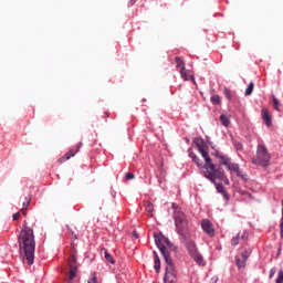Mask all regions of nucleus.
Here are the masks:
<instances>
[{
  "instance_id": "cd10ccee",
  "label": "nucleus",
  "mask_w": 283,
  "mask_h": 283,
  "mask_svg": "<svg viewBox=\"0 0 283 283\" xmlns=\"http://www.w3.org/2000/svg\"><path fill=\"white\" fill-rule=\"evenodd\" d=\"M272 107H274L276 111H280V101L275 98V95H272Z\"/></svg>"
},
{
  "instance_id": "4c0bfd02",
  "label": "nucleus",
  "mask_w": 283,
  "mask_h": 283,
  "mask_svg": "<svg viewBox=\"0 0 283 283\" xmlns=\"http://www.w3.org/2000/svg\"><path fill=\"white\" fill-rule=\"evenodd\" d=\"M13 220H19V218H21V212H15L13 216H12Z\"/></svg>"
},
{
  "instance_id": "2f4dec72",
  "label": "nucleus",
  "mask_w": 283,
  "mask_h": 283,
  "mask_svg": "<svg viewBox=\"0 0 283 283\" xmlns=\"http://www.w3.org/2000/svg\"><path fill=\"white\" fill-rule=\"evenodd\" d=\"M233 145L238 151H242V149H244V146L240 142H233Z\"/></svg>"
},
{
  "instance_id": "dca6fc26",
  "label": "nucleus",
  "mask_w": 283,
  "mask_h": 283,
  "mask_svg": "<svg viewBox=\"0 0 283 283\" xmlns=\"http://www.w3.org/2000/svg\"><path fill=\"white\" fill-rule=\"evenodd\" d=\"M179 72L184 81H192V83H196V80H193V75H189V71H187V69L180 70Z\"/></svg>"
},
{
  "instance_id": "423d86ee",
  "label": "nucleus",
  "mask_w": 283,
  "mask_h": 283,
  "mask_svg": "<svg viewBox=\"0 0 283 283\" xmlns=\"http://www.w3.org/2000/svg\"><path fill=\"white\" fill-rule=\"evenodd\" d=\"M195 145H197L198 151L199 154H201L205 160L203 169H207V166L212 165L213 163H211V157H209V153L205 149V142L202 140V138H196Z\"/></svg>"
},
{
  "instance_id": "c756f323",
  "label": "nucleus",
  "mask_w": 283,
  "mask_h": 283,
  "mask_svg": "<svg viewBox=\"0 0 283 283\" xmlns=\"http://www.w3.org/2000/svg\"><path fill=\"white\" fill-rule=\"evenodd\" d=\"M239 235V240H249V232L248 231H243L241 234L238 233Z\"/></svg>"
},
{
  "instance_id": "58836bf2",
  "label": "nucleus",
  "mask_w": 283,
  "mask_h": 283,
  "mask_svg": "<svg viewBox=\"0 0 283 283\" xmlns=\"http://www.w3.org/2000/svg\"><path fill=\"white\" fill-rule=\"evenodd\" d=\"M273 275H275V268H272L270 270V275H269L270 280L273 277Z\"/></svg>"
},
{
  "instance_id": "f704fd0d",
  "label": "nucleus",
  "mask_w": 283,
  "mask_h": 283,
  "mask_svg": "<svg viewBox=\"0 0 283 283\" xmlns=\"http://www.w3.org/2000/svg\"><path fill=\"white\" fill-rule=\"evenodd\" d=\"M280 229H281V238H283V200H282V222L280 224Z\"/></svg>"
},
{
  "instance_id": "2eb2a0df",
  "label": "nucleus",
  "mask_w": 283,
  "mask_h": 283,
  "mask_svg": "<svg viewBox=\"0 0 283 283\" xmlns=\"http://www.w3.org/2000/svg\"><path fill=\"white\" fill-rule=\"evenodd\" d=\"M190 256L192 258V260H195V262H197L199 266H205V258H202V254H200V252H195V254H191Z\"/></svg>"
},
{
  "instance_id": "a18cd8bd",
  "label": "nucleus",
  "mask_w": 283,
  "mask_h": 283,
  "mask_svg": "<svg viewBox=\"0 0 283 283\" xmlns=\"http://www.w3.org/2000/svg\"><path fill=\"white\" fill-rule=\"evenodd\" d=\"M66 227H67V230H69V231H72V230H70V226H66Z\"/></svg>"
},
{
  "instance_id": "7c9ffc66",
  "label": "nucleus",
  "mask_w": 283,
  "mask_h": 283,
  "mask_svg": "<svg viewBox=\"0 0 283 283\" xmlns=\"http://www.w3.org/2000/svg\"><path fill=\"white\" fill-rule=\"evenodd\" d=\"M239 241H240V234H237V237L231 239L232 247H238Z\"/></svg>"
},
{
  "instance_id": "9d476101",
  "label": "nucleus",
  "mask_w": 283,
  "mask_h": 283,
  "mask_svg": "<svg viewBox=\"0 0 283 283\" xmlns=\"http://www.w3.org/2000/svg\"><path fill=\"white\" fill-rule=\"evenodd\" d=\"M201 228H202V231H205V233L209 235V238H213V235H216V229L213 228V223H211L209 219H203L201 221Z\"/></svg>"
},
{
  "instance_id": "0eeeda50",
  "label": "nucleus",
  "mask_w": 283,
  "mask_h": 283,
  "mask_svg": "<svg viewBox=\"0 0 283 283\" xmlns=\"http://www.w3.org/2000/svg\"><path fill=\"white\" fill-rule=\"evenodd\" d=\"M227 169L228 171H231V174H235V176H238V178H241V180H243L244 182L249 180V175L240 169V165L230 161Z\"/></svg>"
},
{
  "instance_id": "f03ea898",
  "label": "nucleus",
  "mask_w": 283,
  "mask_h": 283,
  "mask_svg": "<svg viewBox=\"0 0 283 283\" xmlns=\"http://www.w3.org/2000/svg\"><path fill=\"white\" fill-rule=\"evenodd\" d=\"M154 240H155L156 247L159 249L161 255L165 259L167 273L174 274V260L169 255V252H167V248L170 249V251H176V247H174L171 241H169V239H167L165 235L155 233Z\"/></svg>"
},
{
  "instance_id": "49530a36",
  "label": "nucleus",
  "mask_w": 283,
  "mask_h": 283,
  "mask_svg": "<svg viewBox=\"0 0 283 283\" xmlns=\"http://www.w3.org/2000/svg\"><path fill=\"white\" fill-rule=\"evenodd\" d=\"M72 235H74V231H71Z\"/></svg>"
},
{
  "instance_id": "a19ab883",
  "label": "nucleus",
  "mask_w": 283,
  "mask_h": 283,
  "mask_svg": "<svg viewBox=\"0 0 283 283\" xmlns=\"http://www.w3.org/2000/svg\"><path fill=\"white\" fill-rule=\"evenodd\" d=\"M104 117H105V118H109V112H105V113H104Z\"/></svg>"
},
{
  "instance_id": "bb28decb",
  "label": "nucleus",
  "mask_w": 283,
  "mask_h": 283,
  "mask_svg": "<svg viewBox=\"0 0 283 283\" xmlns=\"http://www.w3.org/2000/svg\"><path fill=\"white\" fill-rule=\"evenodd\" d=\"M190 158H192V161L197 165V167H202V164L200 163V158L196 156V154H190Z\"/></svg>"
},
{
  "instance_id": "39448f33",
  "label": "nucleus",
  "mask_w": 283,
  "mask_h": 283,
  "mask_svg": "<svg viewBox=\"0 0 283 283\" xmlns=\"http://www.w3.org/2000/svg\"><path fill=\"white\" fill-rule=\"evenodd\" d=\"M271 160V155L264 145H258L256 147V158H252V165H260L261 167H266Z\"/></svg>"
},
{
  "instance_id": "6ab92c4d",
  "label": "nucleus",
  "mask_w": 283,
  "mask_h": 283,
  "mask_svg": "<svg viewBox=\"0 0 283 283\" xmlns=\"http://www.w3.org/2000/svg\"><path fill=\"white\" fill-rule=\"evenodd\" d=\"M175 63H176V67H177V70H179V72H180V70H185L186 69L185 67V60H182V57L176 56L175 57Z\"/></svg>"
},
{
  "instance_id": "393cba45",
  "label": "nucleus",
  "mask_w": 283,
  "mask_h": 283,
  "mask_svg": "<svg viewBox=\"0 0 283 283\" xmlns=\"http://www.w3.org/2000/svg\"><path fill=\"white\" fill-rule=\"evenodd\" d=\"M220 120L223 127H229L231 120L227 117V115L222 114L220 115Z\"/></svg>"
},
{
  "instance_id": "9b49d317",
  "label": "nucleus",
  "mask_w": 283,
  "mask_h": 283,
  "mask_svg": "<svg viewBox=\"0 0 283 283\" xmlns=\"http://www.w3.org/2000/svg\"><path fill=\"white\" fill-rule=\"evenodd\" d=\"M81 147H83V144L82 142H80L77 145H76V148L75 150L74 149H71L70 151H67L62 158H60L57 160V163H65V160H70V158H74V156H76V154H78L81 151Z\"/></svg>"
},
{
  "instance_id": "c85d7f7f",
  "label": "nucleus",
  "mask_w": 283,
  "mask_h": 283,
  "mask_svg": "<svg viewBox=\"0 0 283 283\" xmlns=\"http://www.w3.org/2000/svg\"><path fill=\"white\" fill-rule=\"evenodd\" d=\"M210 102L212 103V105H220L221 99L218 95H212L210 97Z\"/></svg>"
},
{
  "instance_id": "7ed1b4c3",
  "label": "nucleus",
  "mask_w": 283,
  "mask_h": 283,
  "mask_svg": "<svg viewBox=\"0 0 283 283\" xmlns=\"http://www.w3.org/2000/svg\"><path fill=\"white\" fill-rule=\"evenodd\" d=\"M174 209L172 218L175 220V227L178 235H180L184 240L189 238V220H187V214L182 212V209L178 207V205H171Z\"/></svg>"
},
{
  "instance_id": "c9c22d12",
  "label": "nucleus",
  "mask_w": 283,
  "mask_h": 283,
  "mask_svg": "<svg viewBox=\"0 0 283 283\" xmlns=\"http://www.w3.org/2000/svg\"><path fill=\"white\" fill-rule=\"evenodd\" d=\"M125 178H126V180H134L135 176L132 172H127Z\"/></svg>"
},
{
  "instance_id": "aec40b11",
  "label": "nucleus",
  "mask_w": 283,
  "mask_h": 283,
  "mask_svg": "<svg viewBox=\"0 0 283 283\" xmlns=\"http://www.w3.org/2000/svg\"><path fill=\"white\" fill-rule=\"evenodd\" d=\"M216 185V189L219 193H221L223 196V198H226V200H229V193H227V191H224V187L220 184H214Z\"/></svg>"
},
{
  "instance_id": "ddd939ff",
  "label": "nucleus",
  "mask_w": 283,
  "mask_h": 283,
  "mask_svg": "<svg viewBox=\"0 0 283 283\" xmlns=\"http://www.w3.org/2000/svg\"><path fill=\"white\" fill-rule=\"evenodd\" d=\"M261 115H262V118H263L266 127H271V125H273V122L271 119V113H269V108L263 107Z\"/></svg>"
},
{
  "instance_id": "6e6552de",
  "label": "nucleus",
  "mask_w": 283,
  "mask_h": 283,
  "mask_svg": "<svg viewBox=\"0 0 283 283\" xmlns=\"http://www.w3.org/2000/svg\"><path fill=\"white\" fill-rule=\"evenodd\" d=\"M227 169L228 171H231V174H235V176H238V178H241V180H243L244 182L249 180V175L240 169V165L230 161Z\"/></svg>"
},
{
  "instance_id": "4be33fe9",
  "label": "nucleus",
  "mask_w": 283,
  "mask_h": 283,
  "mask_svg": "<svg viewBox=\"0 0 283 283\" xmlns=\"http://www.w3.org/2000/svg\"><path fill=\"white\" fill-rule=\"evenodd\" d=\"M104 258L106 262H109L111 264H116V261L114 260V256L107 252V250H104Z\"/></svg>"
},
{
  "instance_id": "f3484780",
  "label": "nucleus",
  "mask_w": 283,
  "mask_h": 283,
  "mask_svg": "<svg viewBox=\"0 0 283 283\" xmlns=\"http://www.w3.org/2000/svg\"><path fill=\"white\" fill-rule=\"evenodd\" d=\"M187 250L190 255L198 253V248H196V243L193 241H189L187 243Z\"/></svg>"
},
{
  "instance_id": "4468645a",
  "label": "nucleus",
  "mask_w": 283,
  "mask_h": 283,
  "mask_svg": "<svg viewBox=\"0 0 283 283\" xmlns=\"http://www.w3.org/2000/svg\"><path fill=\"white\" fill-rule=\"evenodd\" d=\"M216 156H217L220 165H223V167L228 168V166L231 164V158L227 157L226 155L217 153Z\"/></svg>"
},
{
  "instance_id": "5701e85b",
  "label": "nucleus",
  "mask_w": 283,
  "mask_h": 283,
  "mask_svg": "<svg viewBox=\"0 0 283 283\" xmlns=\"http://www.w3.org/2000/svg\"><path fill=\"white\" fill-rule=\"evenodd\" d=\"M144 207L147 213H154V203L151 201H144Z\"/></svg>"
},
{
  "instance_id": "c03bdc74",
  "label": "nucleus",
  "mask_w": 283,
  "mask_h": 283,
  "mask_svg": "<svg viewBox=\"0 0 283 283\" xmlns=\"http://www.w3.org/2000/svg\"><path fill=\"white\" fill-rule=\"evenodd\" d=\"M242 193H245V196H248V198H251V193L245 192V191H243Z\"/></svg>"
},
{
  "instance_id": "37998d69",
  "label": "nucleus",
  "mask_w": 283,
  "mask_h": 283,
  "mask_svg": "<svg viewBox=\"0 0 283 283\" xmlns=\"http://www.w3.org/2000/svg\"><path fill=\"white\" fill-rule=\"evenodd\" d=\"M133 235H134L136 239H138V232L133 231Z\"/></svg>"
},
{
  "instance_id": "79ce46f5",
  "label": "nucleus",
  "mask_w": 283,
  "mask_h": 283,
  "mask_svg": "<svg viewBox=\"0 0 283 283\" xmlns=\"http://www.w3.org/2000/svg\"><path fill=\"white\" fill-rule=\"evenodd\" d=\"M134 3H136V0H130V2L128 3V7L133 6Z\"/></svg>"
},
{
  "instance_id": "b1692460",
  "label": "nucleus",
  "mask_w": 283,
  "mask_h": 283,
  "mask_svg": "<svg viewBox=\"0 0 283 283\" xmlns=\"http://www.w3.org/2000/svg\"><path fill=\"white\" fill-rule=\"evenodd\" d=\"M255 87V84L253 82H250V84L248 85V87L245 88V96H251V94H253V88Z\"/></svg>"
},
{
  "instance_id": "473e14b6",
  "label": "nucleus",
  "mask_w": 283,
  "mask_h": 283,
  "mask_svg": "<svg viewBox=\"0 0 283 283\" xmlns=\"http://www.w3.org/2000/svg\"><path fill=\"white\" fill-rule=\"evenodd\" d=\"M223 94L228 101H231V91L229 88H224Z\"/></svg>"
},
{
  "instance_id": "f257e3e1",
  "label": "nucleus",
  "mask_w": 283,
  "mask_h": 283,
  "mask_svg": "<svg viewBox=\"0 0 283 283\" xmlns=\"http://www.w3.org/2000/svg\"><path fill=\"white\" fill-rule=\"evenodd\" d=\"M18 244L20 251H24V260L29 265L34 264V249L36 243L34 241V230L23 223V228L18 235Z\"/></svg>"
},
{
  "instance_id": "1a4fd4ad",
  "label": "nucleus",
  "mask_w": 283,
  "mask_h": 283,
  "mask_svg": "<svg viewBox=\"0 0 283 283\" xmlns=\"http://www.w3.org/2000/svg\"><path fill=\"white\" fill-rule=\"evenodd\" d=\"M227 169L228 171H231V174H235V176H238V178H241V180H243L244 182L249 180V175L240 169V165L230 161Z\"/></svg>"
},
{
  "instance_id": "20e7f679",
  "label": "nucleus",
  "mask_w": 283,
  "mask_h": 283,
  "mask_svg": "<svg viewBox=\"0 0 283 283\" xmlns=\"http://www.w3.org/2000/svg\"><path fill=\"white\" fill-rule=\"evenodd\" d=\"M206 171H203L205 178L210 180L213 185H216V180H222L226 185H229V179L224 176V171L219 168H216L214 164H210L206 166Z\"/></svg>"
},
{
  "instance_id": "ea45409f",
  "label": "nucleus",
  "mask_w": 283,
  "mask_h": 283,
  "mask_svg": "<svg viewBox=\"0 0 283 283\" xmlns=\"http://www.w3.org/2000/svg\"><path fill=\"white\" fill-rule=\"evenodd\" d=\"M87 283H96V275H93Z\"/></svg>"
},
{
  "instance_id": "a211bd4d",
  "label": "nucleus",
  "mask_w": 283,
  "mask_h": 283,
  "mask_svg": "<svg viewBox=\"0 0 283 283\" xmlns=\"http://www.w3.org/2000/svg\"><path fill=\"white\" fill-rule=\"evenodd\" d=\"M154 269L156 271V273L160 272V258L158 256V253L156 251H154Z\"/></svg>"
},
{
  "instance_id": "e433bc0d",
  "label": "nucleus",
  "mask_w": 283,
  "mask_h": 283,
  "mask_svg": "<svg viewBox=\"0 0 283 283\" xmlns=\"http://www.w3.org/2000/svg\"><path fill=\"white\" fill-rule=\"evenodd\" d=\"M242 258H243V261L247 262V260H249V251H244V252L242 253Z\"/></svg>"
},
{
  "instance_id": "f8f14e48",
  "label": "nucleus",
  "mask_w": 283,
  "mask_h": 283,
  "mask_svg": "<svg viewBox=\"0 0 283 283\" xmlns=\"http://www.w3.org/2000/svg\"><path fill=\"white\" fill-rule=\"evenodd\" d=\"M69 266H70V272H69V280H74L76 277V258L72 255L69 260Z\"/></svg>"
},
{
  "instance_id": "a878e982",
  "label": "nucleus",
  "mask_w": 283,
  "mask_h": 283,
  "mask_svg": "<svg viewBox=\"0 0 283 283\" xmlns=\"http://www.w3.org/2000/svg\"><path fill=\"white\" fill-rule=\"evenodd\" d=\"M238 269H244L247 266V261L240 260V258H235Z\"/></svg>"
},
{
  "instance_id": "412c9836",
  "label": "nucleus",
  "mask_w": 283,
  "mask_h": 283,
  "mask_svg": "<svg viewBox=\"0 0 283 283\" xmlns=\"http://www.w3.org/2000/svg\"><path fill=\"white\" fill-rule=\"evenodd\" d=\"M27 202H23L22 205V209H21V213H23V216H27V211H28V207H30V202H32V198H25Z\"/></svg>"
},
{
  "instance_id": "72a5a7b5",
  "label": "nucleus",
  "mask_w": 283,
  "mask_h": 283,
  "mask_svg": "<svg viewBox=\"0 0 283 283\" xmlns=\"http://www.w3.org/2000/svg\"><path fill=\"white\" fill-rule=\"evenodd\" d=\"M283 282V271L281 270L280 272H279V276H277V279H276V283H282Z\"/></svg>"
}]
</instances>
